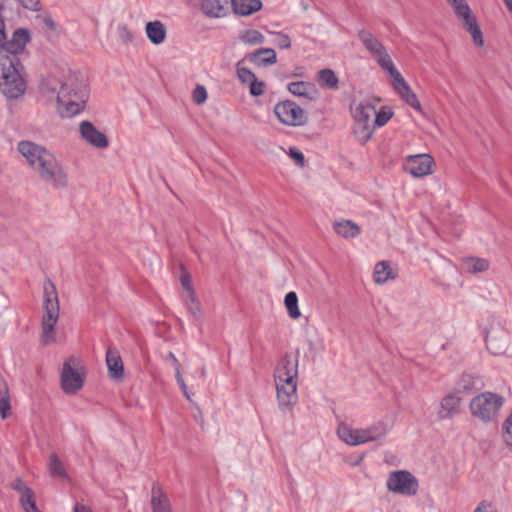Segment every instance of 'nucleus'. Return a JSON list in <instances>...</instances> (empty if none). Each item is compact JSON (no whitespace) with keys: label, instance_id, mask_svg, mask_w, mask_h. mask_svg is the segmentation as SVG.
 <instances>
[{"label":"nucleus","instance_id":"nucleus-21","mask_svg":"<svg viewBox=\"0 0 512 512\" xmlns=\"http://www.w3.org/2000/svg\"><path fill=\"white\" fill-rule=\"evenodd\" d=\"M233 12L240 16H249L262 9L261 0H231Z\"/></svg>","mask_w":512,"mask_h":512},{"label":"nucleus","instance_id":"nucleus-47","mask_svg":"<svg viewBox=\"0 0 512 512\" xmlns=\"http://www.w3.org/2000/svg\"><path fill=\"white\" fill-rule=\"evenodd\" d=\"M249 92L252 96H260L264 93V90H265V83L262 82V81H258L257 77H255V79H253L250 83H249Z\"/></svg>","mask_w":512,"mask_h":512},{"label":"nucleus","instance_id":"nucleus-25","mask_svg":"<svg viewBox=\"0 0 512 512\" xmlns=\"http://www.w3.org/2000/svg\"><path fill=\"white\" fill-rule=\"evenodd\" d=\"M335 232L344 238L357 237L361 230L360 227L351 220H341L334 223Z\"/></svg>","mask_w":512,"mask_h":512},{"label":"nucleus","instance_id":"nucleus-53","mask_svg":"<svg viewBox=\"0 0 512 512\" xmlns=\"http://www.w3.org/2000/svg\"><path fill=\"white\" fill-rule=\"evenodd\" d=\"M167 357L171 361L172 365L174 366L175 373H177V371H181V364H180L179 360L176 358L175 354L173 352H169Z\"/></svg>","mask_w":512,"mask_h":512},{"label":"nucleus","instance_id":"nucleus-54","mask_svg":"<svg viewBox=\"0 0 512 512\" xmlns=\"http://www.w3.org/2000/svg\"><path fill=\"white\" fill-rule=\"evenodd\" d=\"M43 24L51 31H55L57 28L56 23L50 16H46L43 18Z\"/></svg>","mask_w":512,"mask_h":512},{"label":"nucleus","instance_id":"nucleus-12","mask_svg":"<svg viewBox=\"0 0 512 512\" xmlns=\"http://www.w3.org/2000/svg\"><path fill=\"white\" fill-rule=\"evenodd\" d=\"M433 158L429 154L410 155L404 164V170L413 177H424L432 173Z\"/></svg>","mask_w":512,"mask_h":512},{"label":"nucleus","instance_id":"nucleus-13","mask_svg":"<svg viewBox=\"0 0 512 512\" xmlns=\"http://www.w3.org/2000/svg\"><path fill=\"white\" fill-rule=\"evenodd\" d=\"M80 134L83 139L94 147L104 149L109 145L108 137L89 121L80 123Z\"/></svg>","mask_w":512,"mask_h":512},{"label":"nucleus","instance_id":"nucleus-38","mask_svg":"<svg viewBox=\"0 0 512 512\" xmlns=\"http://www.w3.org/2000/svg\"><path fill=\"white\" fill-rule=\"evenodd\" d=\"M239 38L242 42L250 45L263 44L265 40L264 35L255 29L244 31Z\"/></svg>","mask_w":512,"mask_h":512},{"label":"nucleus","instance_id":"nucleus-37","mask_svg":"<svg viewBox=\"0 0 512 512\" xmlns=\"http://www.w3.org/2000/svg\"><path fill=\"white\" fill-rule=\"evenodd\" d=\"M49 470L53 477L67 478L66 469L59 457L52 453L49 458Z\"/></svg>","mask_w":512,"mask_h":512},{"label":"nucleus","instance_id":"nucleus-5","mask_svg":"<svg viewBox=\"0 0 512 512\" xmlns=\"http://www.w3.org/2000/svg\"><path fill=\"white\" fill-rule=\"evenodd\" d=\"M504 402L503 396L485 391L471 399L469 409L472 416L484 423H488L497 418Z\"/></svg>","mask_w":512,"mask_h":512},{"label":"nucleus","instance_id":"nucleus-30","mask_svg":"<svg viewBox=\"0 0 512 512\" xmlns=\"http://www.w3.org/2000/svg\"><path fill=\"white\" fill-rule=\"evenodd\" d=\"M317 81L319 85L327 89H337L338 77L332 69L325 68L318 72Z\"/></svg>","mask_w":512,"mask_h":512},{"label":"nucleus","instance_id":"nucleus-6","mask_svg":"<svg viewBox=\"0 0 512 512\" xmlns=\"http://www.w3.org/2000/svg\"><path fill=\"white\" fill-rule=\"evenodd\" d=\"M449 4L453 7L456 16L461 19L465 30L472 36L473 43L478 47H482L484 45L483 34L477 18L472 13L469 5L465 0H456L455 2H449Z\"/></svg>","mask_w":512,"mask_h":512},{"label":"nucleus","instance_id":"nucleus-2","mask_svg":"<svg viewBox=\"0 0 512 512\" xmlns=\"http://www.w3.org/2000/svg\"><path fill=\"white\" fill-rule=\"evenodd\" d=\"M43 92L56 93L58 110L62 117H72L84 110L89 98L87 85L69 78L65 82L48 80L42 84Z\"/></svg>","mask_w":512,"mask_h":512},{"label":"nucleus","instance_id":"nucleus-36","mask_svg":"<svg viewBox=\"0 0 512 512\" xmlns=\"http://www.w3.org/2000/svg\"><path fill=\"white\" fill-rule=\"evenodd\" d=\"M186 305L193 319L196 322H201L203 320V312L201 309V304L198 301L195 293L194 296L187 295Z\"/></svg>","mask_w":512,"mask_h":512},{"label":"nucleus","instance_id":"nucleus-49","mask_svg":"<svg viewBox=\"0 0 512 512\" xmlns=\"http://www.w3.org/2000/svg\"><path fill=\"white\" fill-rule=\"evenodd\" d=\"M175 376H176V380H177V383L178 385L180 386V389L182 390L184 396L188 399V400H191V397H190V394L188 392V388H187V385L183 379V376L181 374V371H177V373H175Z\"/></svg>","mask_w":512,"mask_h":512},{"label":"nucleus","instance_id":"nucleus-58","mask_svg":"<svg viewBox=\"0 0 512 512\" xmlns=\"http://www.w3.org/2000/svg\"><path fill=\"white\" fill-rule=\"evenodd\" d=\"M30 512H42V511H40V510L36 507V510H32V511H30Z\"/></svg>","mask_w":512,"mask_h":512},{"label":"nucleus","instance_id":"nucleus-32","mask_svg":"<svg viewBox=\"0 0 512 512\" xmlns=\"http://www.w3.org/2000/svg\"><path fill=\"white\" fill-rule=\"evenodd\" d=\"M364 430V440L367 442L376 441L382 439L387 434V425L383 422H378L371 427Z\"/></svg>","mask_w":512,"mask_h":512},{"label":"nucleus","instance_id":"nucleus-27","mask_svg":"<svg viewBox=\"0 0 512 512\" xmlns=\"http://www.w3.org/2000/svg\"><path fill=\"white\" fill-rule=\"evenodd\" d=\"M358 38L364 45V47L373 55L381 53L384 45L376 39L369 31L361 29L358 31Z\"/></svg>","mask_w":512,"mask_h":512},{"label":"nucleus","instance_id":"nucleus-59","mask_svg":"<svg viewBox=\"0 0 512 512\" xmlns=\"http://www.w3.org/2000/svg\"><path fill=\"white\" fill-rule=\"evenodd\" d=\"M447 1H448V3H449V2H455L456 0H447Z\"/></svg>","mask_w":512,"mask_h":512},{"label":"nucleus","instance_id":"nucleus-29","mask_svg":"<svg viewBox=\"0 0 512 512\" xmlns=\"http://www.w3.org/2000/svg\"><path fill=\"white\" fill-rule=\"evenodd\" d=\"M375 125L366 124L361 122H355L353 126V133L357 139V141L364 145L366 144L372 137L374 133Z\"/></svg>","mask_w":512,"mask_h":512},{"label":"nucleus","instance_id":"nucleus-39","mask_svg":"<svg viewBox=\"0 0 512 512\" xmlns=\"http://www.w3.org/2000/svg\"><path fill=\"white\" fill-rule=\"evenodd\" d=\"M20 504L25 512L36 510L35 493L32 489L20 495Z\"/></svg>","mask_w":512,"mask_h":512},{"label":"nucleus","instance_id":"nucleus-10","mask_svg":"<svg viewBox=\"0 0 512 512\" xmlns=\"http://www.w3.org/2000/svg\"><path fill=\"white\" fill-rule=\"evenodd\" d=\"M75 362L74 358H70L64 362L61 372V388L65 394L74 395L84 385L85 373H82L72 367Z\"/></svg>","mask_w":512,"mask_h":512},{"label":"nucleus","instance_id":"nucleus-50","mask_svg":"<svg viewBox=\"0 0 512 512\" xmlns=\"http://www.w3.org/2000/svg\"><path fill=\"white\" fill-rule=\"evenodd\" d=\"M11 488L15 491H17L18 493L23 494L24 492L28 491L29 489H31L30 487H28L24 481L21 479V478H17L12 484H11Z\"/></svg>","mask_w":512,"mask_h":512},{"label":"nucleus","instance_id":"nucleus-46","mask_svg":"<svg viewBox=\"0 0 512 512\" xmlns=\"http://www.w3.org/2000/svg\"><path fill=\"white\" fill-rule=\"evenodd\" d=\"M374 56L377 57L378 64L385 70H388L389 67H392L394 65L385 47L383 48L381 53H377Z\"/></svg>","mask_w":512,"mask_h":512},{"label":"nucleus","instance_id":"nucleus-22","mask_svg":"<svg viewBox=\"0 0 512 512\" xmlns=\"http://www.w3.org/2000/svg\"><path fill=\"white\" fill-rule=\"evenodd\" d=\"M339 437L349 445H360L366 443L364 440L363 429H352L346 424H340L338 427Z\"/></svg>","mask_w":512,"mask_h":512},{"label":"nucleus","instance_id":"nucleus-18","mask_svg":"<svg viewBox=\"0 0 512 512\" xmlns=\"http://www.w3.org/2000/svg\"><path fill=\"white\" fill-rule=\"evenodd\" d=\"M287 89L291 94L308 100H316L319 94L313 83L305 81L291 82L288 84Z\"/></svg>","mask_w":512,"mask_h":512},{"label":"nucleus","instance_id":"nucleus-3","mask_svg":"<svg viewBox=\"0 0 512 512\" xmlns=\"http://www.w3.org/2000/svg\"><path fill=\"white\" fill-rule=\"evenodd\" d=\"M44 299H43V317H42V334L41 343L44 346L55 343V326L59 318V300L58 293L54 283L47 279L44 283Z\"/></svg>","mask_w":512,"mask_h":512},{"label":"nucleus","instance_id":"nucleus-31","mask_svg":"<svg viewBox=\"0 0 512 512\" xmlns=\"http://www.w3.org/2000/svg\"><path fill=\"white\" fill-rule=\"evenodd\" d=\"M485 343L488 351L493 355L503 354L506 350V339H498L492 332L486 333Z\"/></svg>","mask_w":512,"mask_h":512},{"label":"nucleus","instance_id":"nucleus-8","mask_svg":"<svg viewBox=\"0 0 512 512\" xmlns=\"http://www.w3.org/2000/svg\"><path fill=\"white\" fill-rule=\"evenodd\" d=\"M274 113L278 120L288 126H303L307 122V116L304 110L291 100H284L277 103L274 107Z\"/></svg>","mask_w":512,"mask_h":512},{"label":"nucleus","instance_id":"nucleus-28","mask_svg":"<svg viewBox=\"0 0 512 512\" xmlns=\"http://www.w3.org/2000/svg\"><path fill=\"white\" fill-rule=\"evenodd\" d=\"M11 415L9 388L6 380L0 378V416L3 420Z\"/></svg>","mask_w":512,"mask_h":512},{"label":"nucleus","instance_id":"nucleus-14","mask_svg":"<svg viewBox=\"0 0 512 512\" xmlns=\"http://www.w3.org/2000/svg\"><path fill=\"white\" fill-rule=\"evenodd\" d=\"M277 399L282 411L291 410L297 403V383H276Z\"/></svg>","mask_w":512,"mask_h":512},{"label":"nucleus","instance_id":"nucleus-19","mask_svg":"<svg viewBox=\"0 0 512 512\" xmlns=\"http://www.w3.org/2000/svg\"><path fill=\"white\" fill-rule=\"evenodd\" d=\"M248 59L257 66H269L277 62V55L272 48H260L250 53Z\"/></svg>","mask_w":512,"mask_h":512},{"label":"nucleus","instance_id":"nucleus-15","mask_svg":"<svg viewBox=\"0 0 512 512\" xmlns=\"http://www.w3.org/2000/svg\"><path fill=\"white\" fill-rule=\"evenodd\" d=\"M106 364L108 375L111 379L120 381L124 378V365L119 351L113 347H108L106 351Z\"/></svg>","mask_w":512,"mask_h":512},{"label":"nucleus","instance_id":"nucleus-23","mask_svg":"<svg viewBox=\"0 0 512 512\" xmlns=\"http://www.w3.org/2000/svg\"><path fill=\"white\" fill-rule=\"evenodd\" d=\"M146 35L150 42L154 45H159L164 42L166 38V27L161 21L155 20L146 24Z\"/></svg>","mask_w":512,"mask_h":512},{"label":"nucleus","instance_id":"nucleus-45","mask_svg":"<svg viewBox=\"0 0 512 512\" xmlns=\"http://www.w3.org/2000/svg\"><path fill=\"white\" fill-rule=\"evenodd\" d=\"M504 440L506 444L512 447V413L507 417L503 423Z\"/></svg>","mask_w":512,"mask_h":512},{"label":"nucleus","instance_id":"nucleus-26","mask_svg":"<svg viewBox=\"0 0 512 512\" xmlns=\"http://www.w3.org/2000/svg\"><path fill=\"white\" fill-rule=\"evenodd\" d=\"M354 122L373 124L372 118L375 114V106L370 103L358 104L352 111Z\"/></svg>","mask_w":512,"mask_h":512},{"label":"nucleus","instance_id":"nucleus-11","mask_svg":"<svg viewBox=\"0 0 512 512\" xmlns=\"http://www.w3.org/2000/svg\"><path fill=\"white\" fill-rule=\"evenodd\" d=\"M298 357L295 359L286 353L279 361L274 371L275 383H297Z\"/></svg>","mask_w":512,"mask_h":512},{"label":"nucleus","instance_id":"nucleus-44","mask_svg":"<svg viewBox=\"0 0 512 512\" xmlns=\"http://www.w3.org/2000/svg\"><path fill=\"white\" fill-rule=\"evenodd\" d=\"M180 282L182 287L187 291L188 295L194 296V289L191 282V275L185 270V268L182 266V273L180 276Z\"/></svg>","mask_w":512,"mask_h":512},{"label":"nucleus","instance_id":"nucleus-24","mask_svg":"<svg viewBox=\"0 0 512 512\" xmlns=\"http://www.w3.org/2000/svg\"><path fill=\"white\" fill-rule=\"evenodd\" d=\"M389 261H381L375 265L373 278L377 284H383L388 280L396 278Z\"/></svg>","mask_w":512,"mask_h":512},{"label":"nucleus","instance_id":"nucleus-56","mask_svg":"<svg viewBox=\"0 0 512 512\" xmlns=\"http://www.w3.org/2000/svg\"><path fill=\"white\" fill-rule=\"evenodd\" d=\"M505 5H506L507 9L509 10V12L512 13V0L511 1H506Z\"/></svg>","mask_w":512,"mask_h":512},{"label":"nucleus","instance_id":"nucleus-9","mask_svg":"<svg viewBox=\"0 0 512 512\" xmlns=\"http://www.w3.org/2000/svg\"><path fill=\"white\" fill-rule=\"evenodd\" d=\"M30 41V33L28 29L19 28L14 31L11 40L6 41L3 40V48L0 53V60H11L14 56L16 60L19 59V54H21L26 44Z\"/></svg>","mask_w":512,"mask_h":512},{"label":"nucleus","instance_id":"nucleus-1","mask_svg":"<svg viewBox=\"0 0 512 512\" xmlns=\"http://www.w3.org/2000/svg\"><path fill=\"white\" fill-rule=\"evenodd\" d=\"M19 153L26 158L38 177L54 188H65L68 177L60 162L45 147L32 141H20L17 146Z\"/></svg>","mask_w":512,"mask_h":512},{"label":"nucleus","instance_id":"nucleus-41","mask_svg":"<svg viewBox=\"0 0 512 512\" xmlns=\"http://www.w3.org/2000/svg\"><path fill=\"white\" fill-rule=\"evenodd\" d=\"M241 63L242 61H239L236 64L237 77L242 84H249L253 79H255L256 75L249 68L242 67Z\"/></svg>","mask_w":512,"mask_h":512},{"label":"nucleus","instance_id":"nucleus-4","mask_svg":"<svg viewBox=\"0 0 512 512\" xmlns=\"http://www.w3.org/2000/svg\"><path fill=\"white\" fill-rule=\"evenodd\" d=\"M11 60H0L2 76L0 80V90L9 99H18L26 91V81L22 76L24 67L20 60L12 57Z\"/></svg>","mask_w":512,"mask_h":512},{"label":"nucleus","instance_id":"nucleus-16","mask_svg":"<svg viewBox=\"0 0 512 512\" xmlns=\"http://www.w3.org/2000/svg\"><path fill=\"white\" fill-rule=\"evenodd\" d=\"M151 507L152 512H172L169 497L158 483H153L151 488Z\"/></svg>","mask_w":512,"mask_h":512},{"label":"nucleus","instance_id":"nucleus-57","mask_svg":"<svg viewBox=\"0 0 512 512\" xmlns=\"http://www.w3.org/2000/svg\"><path fill=\"white\" fill-rule=\"evenodd\" d=\"M462 389H463V391H467V390H468V386L464 385V386L462 387Z\"/></svg>","mask_w":512,"mask_h":512},{"label":"nucleus","instance_id":"nucleus-20","mask_svg":"<svg viewBox=\"0 0 512 512\" xmlns=\"http://www.w3.org/2000/svg\"><path fill=\"white\" fill-rule=\"evenodd\" d=\"M227 0H203L201 3L202 12L210 18H221L226 16Z\"/></svg>","mask_w":512,"mask_h":512},{"label":"nucleus","instance_id":"nucleus-43","mask_svg":"<svg viewBox=\"0 0 512 512\" xmlns=\"http://www.w3.org/2000/svg\"><path fill=\"white\" fill-rule=\"evenodd\" d=\"M207 90L203 85H197L192 92V98L195 104H203L207 100Z\"/></svg>","mask_w":512,"mask_h":512},{"label":"nucleus","instance_id":"nucleus-55","mask_svg":"<svg viewBox=\"0 0 512 512\" xmlns=\"http://www.w3.org/2000/svg\"><path fill=\"white\" fill-rule=\"evenodd\" d=\"M73 512H93L90 507L82 504V503H76Z\"/></svg>","mask_w":512,"mask_h":512},{"label":"nucleus","instance_id":"nucleus-52","mask_svg":"<svg viewBox=\"0 0 512 512\" xmlns=\"http://www.w3.org/2000/svg\"><path fill=\"white\" fill-rule=\"evenodd\" d=\"M21 5L28 10L38 11L40 10V2L39 0H19Z\"/></svg>","mask_w":512,"mask_h":512},{"label":"nucleus","instance_id":"nucleus-51","mask_svg":"<svg viewBox=\"0 0 512 512\" xmlns=\"http://www.w3.org/2000/svg\"><path fill=\"white\" fill-rule=\"evenodd\" d=\"M289 155L292 159H294L298 164H304V155L303 153L297 149L296 147H291L289 149Z\"/></svg>","mask_w":512,"mask_h":512},{"label":"nucleus","instance_id":"nucleus-17","mask_svg":"<svg viewBox=\"0 0 512 512\" xmlns=\"http://www.w3.org/2000/svg\"><path fill=\"white\" fill-rule=\"evenodd\" d=\"M461 398L454 394L446 395L440 404L438 418L440 420L450 419L460 411Z\"/></svg>","mask_w":512,"mask_h":512},{"label":"nucleus","instance_id":"nucleus-33","mask_svg":"<svg viewBox=\"0 0 512 512\" xmlns=\"http://www.w3.org/2000/svg\"><path fill=\"white\" fill-rule=\"evenodd\" d=\"M464 266L468 273H481L489 269V261L484 258L468 257L464 259Z\"/></svg>","mask_w":512,"mask_h":512},{"label":"nucleus","instance_id":"nucleus-35","mask_svg":"<svg viewBox=\"0 0 512 512\" xmlns=\"http://www.w3.org/2000/svg\"><path fill=\"white\" fill-rule=\"evenodd\" d=\"M284 304L287 309L288 315L292 319H298L301 316V312L298 307V297L296 292L290 291L285 295Z\"/></svg>","mask_w":512,"mask_h":512},{"label":"nucleus","instance_id":"nucleus-40","mask_svg":"<svg viewBox=\"0 0 512 512\" xmlns=\"http://www.w3.org/2000/svg\"><path fill=\"white\" fill-rule=\"evenodd\" d=\"M393 115V111L387 107H382L379 111L375 110V114L373 115V125H375V127H382L386 125V123L393 117Z\"/></svg>","mask_w":512,"mask_h":512},{"label":"nucleus","instance_id":"nucleus-34","mask_svg":"<svg viewBox=\"0 0 512 512\" xmlns=\"http://www.w3.org/2000/svg\"><path fill=\"white\" fill-rule=\"evenodd\" d=\"M399 96L408 104L410 107L417 111H421V103L418 100L417 95L411 90L410 86L406 84L405 86L396 90Z\"/></svg>","mask_w":512,"mask_h":512},{"label":"nucleus","instance_id":"nucleus-48","mask_svg":"<svg viewBox=\"0 0 512 512\" xmlns=\"http://www.w3.org/2000/svg\"><path fill=\"white\" fill-rule=\"evenodd\" d=\"M276 35V44L280 49H288L291 47V40L287 34L278 32Z\"/></svg>","mask_w":512,"mask_h":512},{"label":"nucleus","instance_id":"nucleus-42","mask_svg":"<svg viewBox=\"0 0 512 512\" xmlns=\"http://www.w3.org/2000/svg\"><path fill=\"white\" fill-rule=\"evenodd\" d=\"M387 71L390 74L391 78L393 79V88L395 91L408 84L394 65L392 67H389Z\"/></svg>","mask_w":512,"mask_h":512},{"label":"nucleus","instance_id":"nucleus-7","mask_svg":"<svg viewBox=\"0 0 512 512\" xmlns=\"http://www.w3.org/2000/svg\"><path fill=\"white\" fill-rule=\"evenodd\" d=\"M386 485L389 491L409 497L416 495L419 490L417 478L407 470L391 472Z\"/></svg>","mask_w":512,"mask_h":512}]
</instances>
